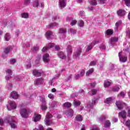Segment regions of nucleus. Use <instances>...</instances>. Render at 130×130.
<instances>
[{"instance_id": "obj_1", "label": "nucleus", "mask_w": 130, "mask_h": 130, "mask_svg": "<svg viewBox=\"0 0 130 130\" xmlns=\"http://www.w3.org/2000/svg\"><path fill=\"white\" fill-rule=\"evenodd\" d=\"M7 123H9L12 128H16V122L14 120V117L9 116L7 117L5 120Z\"/></svg>"}, {"instance_id": "obj_2", "label": "nucleus", "mask_w": 130, "mask_h": 130, "mask_svg": "<svg viewBox=\"0 0 130 130\" xmlns=\"http://www.w3.org/2000/svg\"><path fill=\"white\" fill-rule=\"evenodd\" d=\"M29 113H30V110L25 108L21 109L20 110V114L23 118H26L29 116Z\"/></svg>"}, {"instance_id": "obj_3", "label": "nucleus", "mask_w": 130, "mask_h": 130, "mask_svg": "<svg viewBox=\"0 0 130 130\" xmlns=\"http://www.w3.org/2000/svg\"><path fill=\"white\" fill-rule=\"evenodd\" d=\"M100 41H99V40L93 41L90 44H89L87 46L86 52H88V51H90V50H91L96 44H98V43H99Z\"/></svg>"}, {"instance_id": "obj_4", "label": "nucleus", "mask_w": 130, "mask_h": 130, "mask_svg": "<svg viewBox=\"0 0 130 130\" xmlns=\"http://www.w3.org/2000/svg\"><path fill=\"white\" fill-rule=\"evenodd\" d=\"M6 76L5 77L6 80L7 81H9V80H11L12 79V77H13V71L11 69H7L6 70Z\"/></svg>"}, {"instance_id": "obj_5", "label": "nucleus", "mask_w": 130, "mask_h": 130, "mask_svg": "<svg viewBox=\"0 0 130 130\" xmlns=\"http://www.w3.org/2000/svg\"><path fill=\"white\" fill-rule=\"evenodd\" d=\"M40 120H41V115L35 113L32 118V121H34V122H37L40 121Z\"/></svg>"}, {"instance_id": "obj_6", "label": "nucleus", "mask_w": 130, "mask_h": 130, "mask_svg": "<svg viewBox=\"0 0 130 130\" xmlns=\"http://www.w3.org/2000/svg\"><path fill=\"white\" fill-rule=\"evenodd\" d=\"M118 109H119V110H121V109H123V107H124V106H125V103L119 101L118 102H117L115 103Z\"/></svg>"}, {"instance_id": "obj_7", "label": "nucleus", "mask_w": 130, "mask_h": 130, "mask_svg": "<svg viewBox=\"0 0 130 130\" xmlns=\"http://www.w3.org/2000/svg\"><path fill=\"white\" fill-rule=\"evenodd\" d=\"M122 52H120L118 54L119 58L121 62H126L127 61V56H121Z\"/></svg>"}, {"instance_id": "obj_8", "label": "nucleus", "mask_w": 130, "mask_h": 130, "mask_svg": "<svg viewBox=\"0 0 130 130\" xmlns=\"http://www.w3.org/2000/svg\"><path fill=\"white\" fill-rule=\"evenodd\" d=\"M9 104L10 106V108H9L8 107H7V108L8 109V110H13V109H16V108H17V105H16L15 102L10 101Z\"/></svg>"}, {"instance_id": "obj_9", "label": "nucleus", "mask_w": 130, "mask_h": 130, "mask_svg": "<svg viewBox=\"0 0 130 130\" xmlns=\"http://www.w3.org/2000/svg\"><path fill=\"white\" fill-rule=\"evenodd\" d=\"M118 17H124L126 14V11L123 9H119L117 11Z\"/></svg>"}, {"instance_id": "obj_10", "label": "nucleus", "mask_w": 130, "mask_h": 130, "mask_svg": "<svg viewBox=\"0 0 130 130\" xmlns=\"http://www.w3.org/2000/svg\"><path fill=\"white\" fill-rule=\"evenodd\" d=\"M44 82V79H42V78H39L35 81L34 84L36 86H39V85H42Z\"/></svg>"}, {"instance_id": "obj_11", "label": "nucleus", "mask_w": 130, "mask_h": 130, "mask_svg": "<svg viewBox=\"0 0 130 130\" xmlns=\"http://www.w3.org/2000/svg\"><path fill=\"white\" fill-rule=\"evenodd\" d=\"M85 76V69H82L80 72V74H77L75 77V80H78V79H80V78H82V77H84Z\"/></svg>"}, {"instance_id": "obj_12", "label": "nucleus", "mask_w": 130, "mask_h": 130, "mask_svg": "<svg viewBox=\"0 0 130 130\" xmlns=\"http://www.w3.org/2000/svg\"><path fill=\"white\" fill-rule=\"evenodd\" d=\"M64 114L68 116L73 117V116H74V110L72 109H70L68 110L65 111Z\"/></svg>"}, {"instance_id": "obj_13", "label": "nucleus", "mask_w": 130, "mask_h": 130, "mask_svg": "<svg viewBox=\"0 0 130 130\" xmlns=\"http://www.w3.org/2000/svg\"><path fill=\"white\" fill-rule=\"evenodd\" d=\"M57 54L58 57L61 59H66V58H67V56H66V54H64V53L62 51L58 52Z\"/></svg>"}, {"instance_id": "obj_14", "label": "nucleus", "mask_w": 130, "mask_h": 130, "mask_svg": "<svg viewBox=\"0 0 130 130\" xmlns=\"http://www.w3.org/2000/svg\"><path fill=\"white\" fill-rule=\"evenodd\" d=\"M10 96L13 99H18V98H19V94H18V93L15 91L11 93Z\"/></svg>"}, {"instance_id": "obj_15", "label": "nucleus", "mask_w": 130, "mask_h": 130, "mask_svg": "<svg viewBox=\"0 0 130 130\" xmlns=\"http://www.w3.org/2000/svg\"><path fill=\"white\" fill-rule=\"evenodd\" d=\"M49 54L48 53H46L43 56V60L44 62H48L49 61Z\"/></svg>"}, {"instance_id": "obj_16", "label": "nucleus", "mask_w": 130, "mask_h": 130, "mask_svg": "<svg viewBox=\"0 0 130 130\" xmlns=\"http://www.w3.org/2000/svg\"><path fill=\"white\" fill-rule=\"evenodd\" d=\"M126 112L125 111H122L119 113V116L125 119L126 118Z\"/></svg>"}, {"instance_id": "obj_17", "label": "nucleus", "mask_w": 130, "mask_h": 130, "mask_svg": "<svg viewBox=\"0 0 130 130\" xmlns=\"http://www.w3.org/2000/svg\"><path fill=\"white\" fill-rule=\"evenodd\" d=\"M112 85V82L111 81H109L108 80H105L104 83V87L105 88H108L110 86Z\"/></svg>"}, {"instance_id": "obj_18", "label": "nucleus", "mask_w": 130, "mask_h": 130, "mask_svg": "<svg viewBox=\"0 0 130 130\" xmlns=\"http://www.w3.org/2000/svg\"><path fill=\"white\" fill-rule=\"evenodd\" d=\"M113 33V29H108L105 31V35H106L107 36H111V35H112Z\"/></svg>"}, {"instance_id": "obj_19", "label": "nucleus", "mask_w": 130, "mask_h": 130, "mask_svg": "<svg viewBox=\"0 0 130 130\" xmlns=\"http://www.w3.org/2000/svg\"><path fill=\"white\" fill-rule=\"evenodd\" d=\"M59 6L61 8H66V6H67V4H66V2H64V0H59Z\"/></svg>"}, {"instance_id": "obj_20", "label": "nucleus", "mask_w": 130, "mask_h": 130, "mask_svg": "<svg viewBox=\"0 0 130 130\" xmlns=\"http://www.w3.org/2000/svg\"><path fill=\"white\" fill-rule=\"evenodd\" d=\"M93 72H94V69L91 68L89 69L87 71H86L85 73V76H86V77H88V76H90V75H91L92 74H93Z\"/></svg>"}, {"instance_id": "obj_21", "label": "nucleus", "mask_w": 130, "mask_h": 130, "mask_svg": "<svg viewBox=\"0 0 130 130\" xmlns=\"http://www.w3.org/2000/svg\"><path fill=\"white\" fill-rule=\"evenodd\" d=\"M76 121H83V116L82 115H77L75 118Z\"/></svg>"}, {"instance_id": "obj_22", "label": "nucleus", "mask_w": 130, "mask_h": 130, "mask_svg": "<svg viewBox=\"0 0 130 130\" xmlns=\"http://www.w3.org/2000/svg\"><path fill=\"white\" fill-rule=\"evenodd\" d=\"M113 101V99L111 97H109L107 98L105 101L104 103H106V104H109L110 103H112V102Z\"/></svg>"}, {"instance_id": "obj_23", "label": "nucleus", "mask_w": 130, "mask_h": 130, "mask_svg": "<svg viewBox=\"0 0 130 130\" xmlns=\"http://www.w3.org/2000/svg\"><path fill=\"white\" fill-rule=\"evenodd\" d=\"M45 122L47 125L49 126L53 123V121L49 119H47L45 120Z\"/></svg>"}, {"instance_id": "obj_24", "label": "nucleus", "mask_w": 130, "mask_h": 130, "mask_svg": "<svg viewBox=\"0 0 130 130\" xmlns=\"http://www.w3.org/2000/svg\"><path fill=\"white\" fill-rule=\"evenodd\" d=\"M11 51V48L10 47H7L4 48V52L5 54H8L10 53V52Z\"/></svg>"}, {"instance_id": "obj_25", "label": "nucleus", "mask_w": 130, "mask_h": 130, "mask_svg": "<svg viewBox=\"0 0 130 130\" xmlns=\"http://www.w3.org/2000/svg\"><path fill=\"white\" fill-rule=\"evenodd\" d=\"M34 76L36 77H41V73L37 70H34L32 71Z\"/></svg>"}, {"instance_id": "obj_26", "label": "nucleus", "mask_w": 130, "mask_h": 130, "mask_svg": "<svg viewBox=\"0 0 130 130\" xmlns=\"http://www.w3.org/2000/svg\"><path fill=\"white\" fill-rule=\"evenodd\" d=\"M62 106L65 108H70V107L72 106V104L69 102H66L63 104Z\"/></svg>"}, {"instance_id": "obj_27", "label": "nucleus", "mask_w": 130, "mask_h": 130, "mask_svg": "<svg viewBox=\"0 0 130 130\" xmlns=\"http://www.w3.org/2000/svg\"><path fill=\"white\" fill-rule=\"evenodd\" d=\"M81 53H82V49L81 48L78 49L75 54L76 57H79V56H80V55H81Z\"/></svg>"}, {"instance_id": "obj_28", "label": "nucleus", "mask_w": 130, "mask_h": 130, "mask_svg": "<svg viewBox=\"0 0 130 130\" xmlns=\"http://www.w3.org/2000/svg\"><path fill=\"white\" fill-rule=\"evenodd\" d=\"M121 24H122V21L121 20H119L115 23L116 30H118V26H120Z\"/></svg>"}, {"instance_id": "obj_29", "label": "nucleus", "mask_w": 130, "mask_h": 130, "mask_svg": "<svg viewBox=\"0 0 130 130\" xmlns=\"http://www.w3.org/2000/svg\"><path fill=\"white\" fill-rule=\"evenodd\" d=\"M21 18H23L24 19H27L29 18V14L27 13H22L21 15Z\"/></svg>"}, {"instance_id": "obj_30", "label": "nucleus", "mask_w": 130, "mask_h": 130, "mask_svg": "<svg viewBox=\"0 0 130 130\" xmlns=\"http://www.w3.org/2000/svg\"><path fill=\"white\" fill-rule=\"evenodd\" d=\"M5 41H10V40L11 39V36L10 35V34L7 33L5 35Z\"/></svg>"}, {"instance_id": "obj_31", "label": "nucleus", "mask_w": 130, "mask_h": 130, "mask_svg": "<svg viewBox=\"0 0 130 130\" xmlns=\"http://www.w3.org/2000/svg\"><path fill=\"white\" fill-rule=\"evenodd\" d=\"M111 124V123H110V121L108 120L105 122L104 126L105 127H109Z\"/></svg>"}, {"instance_id": "obj_32", "label": "nucleus", "mask_w": 130, "mask_h": 130, "mask_svg": "<svg viewBox=\"0 0 130 130\" xmlns=\"http://www.w3.org/2000/svg\"><path fill=\"white\" fill-rule=\"evenodd\" d=\"M67 51L68 53H72L73 52V50L72 49V46L68 45Z\"/></svg>"}, {"instance_id": "obj_33", "label": "nucleus", "mask_w": 130, "mask_h": 130, "mask_svg": "<svg viewBox=\"0 0 130 130\" xmlns=\"http://www.w3.org/2000/svg\"><path fill=\"white\" fill-rule=\"evenodd\" d=\"M30 3H31V0H24V7H27V6H29V5H30Z\"/></svg>"}, {"instance_id": "obj_34", "label": "nucleus", "mask_w": 130, "mask_h": 130, "mask_svg": "<svg viewBox=\"0 0 130 130\" xmlns=\"http://www.w3.org/2000/svg\"><path fill=\"white\" fill-rule=\"evenodd\" d=\"M52 117H53V116L52 115V114H51V113H47L46 115V118H47V119H50V118H52Z\"/></svg>"}, {"instance_id": "obj_35", "label": "nucleus", "mask_w": 130, "mask_h": 130, "mask_svg": "<svg viewBox=\"0 0 130 130\" xmlns=\"http://www.w3.org/2000/svg\"><path fill=\"white\" fill-rule=\"evenodd\" d=\"M56 26H58V23L56 22H54V23H50L49 25V27L50 28H52V27H55Z\"/></svg>"}, {"instance_id": "obj_36", "label": "nucleus", "mask_w": 130, "mask_h": 130, "mask_svg": "<svg viewBox=\"0 0 130 130\" xmlns=\"http://www.w3.org/2000/svg\"><path fill=\"white\" fill-rule=\"evenodd\" d=\"M59 30V33H60L61 34L67 33V29L66 28H60Z\"/></svg>"}, {"instance_id": "obj_37", "label": "nucleus", "mask_w": 130, "mask_h": 130, "mask_svg": "<svg viewBox=\"0 0 130 130\" xmlns=\"http://www.w3.org/2000/svg\"><path fill=\"white\" fill-rule=\"evenodd\" d=\"M33 130H45V129H44V127H43V125H39L38 126V128H35L33 129Z\"/></svg>"}, {"instance_id": "obj_38", "label": "nucleus", "mask_w": 130, "mask_h": 130, "mask_svg": "<svg viewBox=\"0 0 130 130\" xmlns=\"http://www.w3.org/2000/svg\"><path fill=\"white\" fill-rule=\"evenodd\" d=\"M110 44L112 46H114V37H112L110 39Z\"/></svg>"}, {"instance_id": "obj_39", "label": "nucleus", "mask_w": 130, "mask_h": 130, "mask_svg": "<svg viewBox=\"0 0 130 130\" xmlns=\"http://www.w3.org/2000/svg\"><path fill=\"white\" fill-rule=\"evenodd\" d=\"M97 92H98V90L96 89H91L92 95H96L97 94Z\"/></svg>"}, {"instance_id": "obj_40", "label": "nucleus", "mask_w": 130, "mask_h": 130, "mask_svg": "<svg viewBox=\"0 0 130 130\" xmlns=\"http://www.w3.org/2000/svg\"><path fill=\"white\" fill-rule=\"evenodd\" d=\"M90 5H91V6H96L97 1H96V0H91L90 2Z\"/></svg>"}, {"instance_id": "obj_41", "label": "nucleus", "mask_w": 130, "mask_h": 130, "mask_svg": "<svg viewBox=\"0 0 130 130\" xmlns=\"http://www.w3.org/2000/svg\"><path fill=\"white\" fill-rule=\"evenodd\" d=\"M125 96V93L123 92V91H121L118 95V97H122V98H123Z\"/></svg>"}, {"instance_id": "obj_42", "label": "nucleus", "mask_w": 130, "mask_h": 130, "mask_svg": "<svg viewBox=\"0 0 130 130\" xmlns=\"http://www.w3.org/2000/svg\"><path fill=\"white\" fill-rule=\"evenodd\" d=\"M46 36H47L48 37H50L51 35H52V32L50 31H48L45 34Z\"/></svg>"}, {"instance_id": "obj_43", "label": "nucleus", "mask_w": 130, "mask_h": 130, "mask_svg": "<svg viewBox=\"0 0 130 130\" xmlns=\"http://www.w3.org/2000/svg\"><path fill=\"white\" fill-rule=\"evenodd\" d=\"M97 63V62L96 61H92L90 63H89V66L90 67H93L94 66H96V63Z\"/></svg>"}, {"instance_id": "obj_44", "label": "nucleus", "mask_w": 130, "mask_h": 130, "mask_svg": "<svg viewBox=\"0 0 130 130\" xmlns=\"http://www.w3.org/2000/svg\"><path fill=\"white\" fill-rule=\"evenodd\" d=\"M39 6V3L38 2V1H36V3L35 4H34L33 7L34 8H38Z\"/></svg>"}, {"instance_id": "obj_45", "label": "nucleus", "mask_w": 130, "mask_h": 130, "mask_svg": "<svg viewBox=\"0 0 130 130\" xmlns=\"http://www.w3.org/2000/svg\"><path fill=\"white\" fill-rule=\"evenodd\" d=\"M120 88H119V85H116L114 87V92H117L118 91H119V89Z\"/></svg>"}, {"instance_id": "obj_46", "label": "nucleus", "mask_w": 130, "mask_h": 130, "mask_svg": "<svg viewBox=\"0 0 130 130\" xmlns=\"http://www.w3.org/2000/svg\"><path fill=\"white\" fill-rule=\"evenodd\" d=\"M90 130H100V128L97 126H93L92 128L90 129Z\"/></svg>"}, {"instance_id": "obj_47", "label": "nucleus", "mask_w": 130, "mask_h": 130, "mask_svg": "<svg viewBox=\"0 0 130 130\" xmlns=\"http://www.w3.org/2000/svg\"><path fill=\"white\" fill-rule=\"evenodd\" d=\"M125 1V4L127 7H130V0H124Z\"/></svg>"}, {"instance_id": "obj_48", "label": "nucleus", "mask_w": 130, "mask_h": 130, "mask_svg": "<svg viewBox=\"0 0 130 130\" xmlns=\"http://www.w3.org/2000/svg\"><path fill=\"white\" fill-rule=\"evenodd\" d=\"M53 46H54V44L53 43H49L48 45V46L47 47H48V48H52V47H53Z\"/></svg>"}, {"instance_id": "obj_49", "label": "nucleus", "mask_w": 130, "mask_h": 130, "mask_svg": "<svg viewBox=\"0 0 130 130\" xmlns=\"http://www.w3.org/2000/svg\"><path fill=\"white\" fill-rule=\"evenodd\" d=\"M77 24V20H72L70 23L71 26H75Z\"/></svg>"}, {"instance_id": "obj_50", "label": "nucleus", "mask_w": 130, "mask_h": 130, "mask_svg": "<svg viewBox=\"0 0 130 130\" xmlns=\"http://www.w3.org/2000/svg\"><path fill=\"white\" fill-rule=\"evenodd\" d=\"M79 26L81 28H82V27H84V21L83 20H80L79 21Z\"/></svg>"}, {"instance_id": "obj_51", "label": "nucleus", "mask_w": 130, "mask_h": 130, "mask_svg": "<svg viewBox=\"0 0 130 130\" xmlns=\"http://www.w3.org/2000/svg\"><path fill=\"white\" fill-rule=\"evenodd\" d=\"M125 126H127V127H130V120H128L126 121Z\"/></svg>"}, {"instance_id": "obj_52", "label": "nucleus", "mask_w": 130, "mask_h": 130, "mask_svg": "<svg viewBox=\"0 0 130 130\" xmlns=\"http://www.w3.org/2000/svg\"><path fill=\"white\" fill-rule=\"evenodd\" d=\"M48 96L50 99H53L54 98V95L52 93L49 94Z\"/></svg>"}, {"instance_id": "obj_53", "label": "nucleus", "mask_w": 130, "mask_h": 130, "mask_svg": "<svg viewBox=\"0 0 130 130\" xmlns=\"http://www.w3.org/2000/svg\"><path fill=\"white\" fill-rule=\"evenodd\" d=\"M74 105H75V106H80V105H81V102L76 101L74 103Z\"/></svg>"}, {"instance_id": "obj_54", "label": "nucleus", "mask_w": 130, "mask_h": 130, "mask_svg": "<svg viewBox=\"0 0 130 130\" xmlns=\"http://www.w3.org/2000/svg\"><path fill=\"white\" fill-rule=\"evenodd\" d=\"M48 49H49V48H48V47H44L42 50L43 52H45V51H46V50H48Z\"/></svg>"}, {"instance_id": "obj_55", "label": "nucleus", "mask_w": 130, "mask_h": 130, "mask_svg": "<svg viewBox=\"0 0 130 130\" xmlns=\"http://www.w3.org/2000/svg\"><path fill=\"white\" fill-rule=\"evenodd\" d=\"M47 109V107L46 106V105H42V110H45Z\"/></svg>"}, {"instance_id": "obj_56", "label": "nucleus", "mask_w": 130, "mask_h": 130, "mask_svg": "<svg viewBox=\"0 0 130 130\" xmlns=\"http://www.w3.org/2000/svg\"><path fill=\"white\" fill-rule=\"evenodd\" d=\"M70 31L71 33H72L73 34H76V30H75L73 28H70Z\"/></svg>"}, {"instance_id": "obj_57", "label": "nucleus", "mask_w": 130, "mask_h": 130, "mask_svg": "<svg viewBox=\"0 0 130 130\" xmlns=\"http://www.w3.org/2000/svg\"><path fill=\"white\" fill-rule=\"evenodd\" d=\"M58 19H59V17H58V16L56 15L55 17H54L53 18L52 21H56Z\"/></svg>"}, {"instance_id": "obj_58", "label": "nucleus", "mask_w": 130, "mask_h": 130, "mask_svg": "<svg viewBox=\"0 0 130 130\" xmlns=\"http://www.w3.org/2000/svg\"><path fill=\"white\" fill-rule=\"evenodd\" d=\"M55 50L57 51L60 50V47L59 46H55Z\"/></svg>"}, {"instance_id": "obj_59", "label": "nucleus", "mask_w": 130, "mask_h": 130, "mask_svg": "<svg viewBox=\"0 0 130 130\" xmlns=\"http://www.w3.org/2000/svg\"><path fill=\"white\" fill-rule=\"evenodd\" d=\"M39 48L38 47H34V52H36V51H38Z\"/></svg>"}, {"instance_id": "obj_60", "label": "nucleus", "mask_w": 130, "mask_h": 130, "mask_svg": "<svg viewBox=\"0 0 130 130\" xmlns=\"http://www.w3.org/2000/svg\"><path fill=\"white\" fill-rule=\"evenodd\" d=\"M100 48H101V49H105L106 48V47L105 46V45L102 44L101 45V46Z\"/></svg>"}, {"instance_id": "obj_61", "label": "nucleus", "mask_w": 130, "mask_h": 130, "mask_svg": "<svg viewBox=\"0 0 130 130\" xmlns=\"http://www.w3.org/2000/svg\"><path fill=\"white\" fill-rule=\"evenodd\" d=\"M90 86H91V88H94V87H95V86H96V83L95 82L90 83Z\"/></svg>"}, {"instance_id": "obj_62", "label": "nucleus", "mask_w": 130, "mask_h": 130, "mask_svg": "<svg viewBox=\"0 0 130 130\" xmlns=\"http://www.w3.org/2000/svg\"><path fill=\"white\" fill-rule=\"evenodd\" d=\"M0 125H4V120L0 119Z\"/></svg>"}, {"instance_id": "obj_63", "label": "nucleus", "mask_w": 130, "mask_h": 130, "mask_svg": "<svg viewBox=\"0 0 130 130\" xmlns=\"http://www.w3.org/2000/svg\"><path fill=\"white\" fill-rule=\"evenodd\" d=\"M10 62H12V63H13V64H14V63H15L16 62V60L15 59H12L10 60Z\"/></svg>"}, {"instance_id": "obj_64", "label": "nucleus", "mask_w": 130, "mask_h": 130, "mask_svg": "<svg viewBox=\"0 0 130 130\" xmlns=\"http://www.w3.org/2000/svg\"><path fill=\"white\" fill-rule=\"evenodd\" d=\"M127 113H128L127 116L130 117V109L128 110Z\"/></svg>"}]
</instances>
